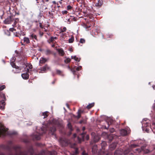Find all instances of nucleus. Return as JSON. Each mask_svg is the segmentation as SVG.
Wrapping results in <instances>:
<instances>
[{
    "label": "nucleus",
    "instance_id": "1",
    "mask_svg": "<svg viewBox=\"0 0 155 155\" xmlns=\"http://www.w3.org/2000/svg\"><path fill=\"white\" fill-rule=\"evenodd\" d=\"M0 147L5 149L8 150L10 152L8 155H33L34 153V151L33 147H30L27 151H20L18 153H17V149L19 148L18 147H13V148L15 152V153L14 154L11 152V147L9 145H1ZM45 153L44 152H40L38 154L35 155H44ZM0 155H5L3 153H0Z\"/></svg>",
    "mask_w": 155,
    "mask_h": 155
},
{
    "label": "nucleus",
    "instance_id": "2",
    "mask_svg": "<svg viewBox=\"0 0 155 155\" xmlns=\"http://www.w3.org/2000/svg\"><path fill=\"white\" fill-rule=\"evenodd\" d=\"M8 17L4 21V22L5 24H11L13 21L12 17L15 16L16 14L19 15V12H17L15 10H7L6 12Z\"/></svg>",
    "mask_w": 155,
    "mask_h": 155
},
{
    "label": "nucleus",
    "instance_id": "3",
    "mask_svg": "<svg viewBox=\"0 0 155 155\" xmlns=\"http://www.w3.org/2000/svg\"><path fill=\"white\" fill-rule=\"evenodd\" d=\"M57 127L62 129L63 126L58 121H53V124L51 125L49 128L50 131L52 135L54 134V132L56 131Z\"/></svg>",
    "mask_w": 155,
    "mask_h": 155
},
{
    "label": "nucleus",
    "instance_id": "4",
    "mask_svg": "<svg viewBox=\"0 0 155 155\" xmlns=\"http://www.w3.org/2000/svg\"><path fill=\"white\" fill-rule=\"evenodd\" d=\"M59 142L61 146L63 147L67 146L70 143L69 140L65 138H60Z\"/></svg>",
    "mask_w": 155,
    "mask_h": 155
},
{
    "label": "nucleus",
    "instance_id": "5",
    "mask_svg": "<svg viewBox=\"0 0 155 155\" xmlns=\"http://www.w3.org/2000/svg\"><path fill=\"white\" fill-rule=\"evenodd\" d=\"M41 134H40L35 133L33 134V138L34 140H39L40 138V136Z\"/></svg>",
    "mask_w": 155,
    "mask_h": 155
},
{
    "label": "nucleus",
    "instance_id": "6",
    "mask_svg": "<svg viewBox=\"0 0 155 155\" xmlns=\"http://www.w3.org/2000/svg\"><path fill=\"white\" fill-rule=\"evenodd\" d=\"M50 68V67L47 64H45L44 66L41 68L40 69L41 71L39 72V73H41L42 71H45L47 70H49Z\"/></svg>",
    "mask_w": 155,
    "mask_h": 155
},
{
    "label": "nucleus",
    "instance_id": "7",
    "mask_svg": "<svg viewBox=\"0 0 155 155\" xmlns=\"http://www.w3.org/2000/svg\"><path fill=\"white\" fill-rule=\"evenodd\" d=\"M23 41V42L25 44H29L30 43L29 38L28 37H25L23 38V40H21V43H22V41ZM22 45L23 44H22Z\"/></svg>",
    "mask_w": 155,
    "mask_h": 155
},
{
    "label": "nucleus",
    "instance_id": "8",
    "mask_svg": "<svg viewBox=\"0 0 155 155\" xmlns=\"http://www.w3.org/2000/svg\"><path fill=\"white\" fill-rule=\"evenodd\" d=\"M97 150V145H94L92 147V152L93 154H96Z\"/></svg>",
    "mask_w": 155,
    "mask_h": 155
},
{
    "label": "nucleus",
    "instance_id": "9",
    "mask_svg": "<svg viewBox=\"0 0 155 155\" xmlns=\"http://www.w3.org/2000/svg\"><path fill=\"white\" fill-rule=\"evenodd\" d=\"M47 61V60L46 58L42 57L39 60V65L41 66V64L45 63Z\"/></svg>",
    "mask_w": 155,
    "mask_h": 155
},
{
    "label": "nucleus",
    "instance_id": "10",
    "mask_svg": "<svg viewBox=\"0 0 155 155\" xmlns=\"http://www.w3.org/2000/svg\"><path fill=\"white\" fill-rule=\"evenodd\" d=\"M56 50L58 51L59 54L60 55L63 56L64 55L65 53L62 48L57 49Z\"/></svg>",
    "mask_w": 155,
    "mask_h": 155
},
{
    "label": "nucleus",
    "instance_id": "11",
    "mask_svg": "<svg viewBox=\"0 0 155 155\" xmlns=\"http://www.w3.org/2000/svg\"><path fill=\"white\" fill-rule=\"evenodd\" d=\"M103 4V0H99L98 2L95 3V5L97 7H101Z\"/></svg>",
    "mask_w": 155,
    "mask_h": 155
},
{
    "label": "nucleus",
    "instance_id": "12",
    "mask_svg": "<svg viewBox=\"0 0 155 155\" xmlns=\"http://www.w3.org/2000/svg\"><path fill=\"white\" fill-rule=\"evenodd\" d=\"M25 66L26 67H27V65H26V64H25V63H22V66H19V68H20V69L19 70V71H17V72L15 71L14 72V73H20V71H21V70L23 68H26V67H25Z\"/></svg>",
    "mask_w": 155,
    "mask_h": 155
},
{
    "label": "nucleus",
    "instance_id": "13",
    "mask_svg": "<svg viewBox=\"0 0 155 155\" xmlns=\"http://www.w3.org/2000/svg\"><path fill=\"white\" fill-rule=\"evenodd\" d=\"M116 146L117 143H113L111 144L109 146V147L110 150H114Z\"/></svg>",
    "mask_w": 155,
    "mask_h": 155
},
{
    "label": "nucleus",
    "instance_id": "14",
    "mask_svg": "<svg viewBox=\"0 0 155 155\" xmlns=\"http://www.w3.org/2000/svg\"><path fill=\"white\" fill-rule=\"evenodd\" d=\"M21 76L23 79L27 80L28 78L29 75L28 73H26L22 74Z\"/></svg>",
    "mask_w": 155,
    "mask_h": 155
},
{
    "label": "nucleus",
    "instance_id": "15",
    "mask_svg": "<svg viewBox=\"0 0 155 155\" xmlns=\"http://www.w3.org/2000/svg\"><path fill=\"white\" fill-rule=\"evenodd\" d=\"M45 54L47 55H50L53 54V52L49 49H47L45 51Z\"/></svg>",
    "mask_w": 155,
    "mask_h": 155
},
{
    "label": "nucleus",
    "instance_id": "16",
    "mask_svg": "<svg viewBox=\"0 0 155 155\" xmlns=\"http://www.w3.org/2000/svg\"><path fill=\"white\" fill-rule=\"evenodd\" d=\"M149 123L146 122V121H143L142 122V127L144 128L147 127H149Z\"/></svg>",
    "mask_w": 155,
    "mask_h": 155
},
{
    "label": "nucleus",
    "instance_id": "17",
    "mask_svg": "<svg viewBox=\"0 0 155 155\" xmlns=\"http://www.w3.org/2000/svg\"><path fill=\"white\" fill-rule=\"evenodd\" d=\"M83 112V111L82 110H79L77 112L78 115L76 117L78 119H79L81 117V114Z\"/></svg>",
    "mask_w": 155,
    "mask_h": 155
},
{
    "label": "nucleus",
    "instance_id": "18",
    "mask_svg": "<svg viewBox=\"0 0 155 155\" xmlns=\"http://www.w3.org/2000/svg\"><path fill=\"white\" fill-rule=\"evenodd\" d=\"M120 134L122 136H125L127 134V132L124 129H122L120 131Z\"/></svg>",
    "mask_w": 155,
    "mask_h": 155
},
{
    "label": "nucleus",
    "instance_id": "19",
    "mask_svg": "<svg viewBox=\"0 0 155 155\" xmlns=\"http://www.w3.org/2000/svg\"><path fill=\"white\" fill-rule=\"evenodd\" d=\"M85 134L84 133H82L80 135V136L81 137V138H80V137H78V139L79 140L80 142H81L82 140H83L84 139V137Z\"/></svg>",
    "mask_w": 155,
    "mask_h": 155
},
{
    "label": "nucleus",
    "instance_id": "20",
    "mask_svg": "<svg viewBox=\"0 0 155 155\" xmlns=\"http://www.w3.org/2000/svg\"><path fill=\"white\" fill-rule=\"evenodd\" d=\"M5 105V103L3 100H2L0 101V108H4Z\"/></svg>",
    "mask_w": 155,
    "mask_h": 155
},
{
    "label": "nucleus",
    "instance_id": "21",
    "mask_svg": "<svg viewBox=\"0 0 155 155\" xmlns=\"http://www.w3.org/2000/svg\"><path fill=\"white\" fill-rule=\"evenodd\" d=\"M56 73L57 74L59 75H61V76H64V74L63 73V72L57 69L56 70Z\"/></svg>",
    "mask_w": 155,
    "mask_h": 155
},
{
    "label": "nucleus",
    "instance_id": "22",
    "mask_svg": "<svg viewBox=\"0 0 155 155\" xmlns=\"http://www.w3.org/2000/svg\"><path fill=\"white\" fill-rule=\"evenodd\" d=\"M49 115V112L48 111H46L43 112L42 113V115L41 116H44V117H43V118H46Z\"/></svg>",
    "mask_w": 155,
    "mask_h": 155
},
{
    "label": "nucleus",
    "instance_id": "23",
    "mask_svg": "<svg viewBox=\"0 0 155 155\" xmlns=\"http://www.w3.org/2000/svg\"><path fill=\"white\" fill-rule=\"evenodd\" d=\"M10 64L13 68L16 69H19V67L16 66L15 64L13 61L11 62Z\"/></svg>",
    "mask_w": 155,
    "mask_h": 155
},
{
    "label": "nucleus",
    "instance_id": "24",
    "mask_svg": "<svg viewBox=\"0 0 155 155\" xmlns=\"http://www.w3.org/2000/svg\"><path fill=\"white\" fill-rule=\"evenodd\" d=\"M52 3H53V6H54V8H55V7L56 6V5H57V8H58V9H59L60 8H61V7L58 4V3H56L55 1H53L52 2Z\"/></svg>",
    "mask_w": 155,
    "mask_h": 155
},
{
    "label": "nucleus",
    "instance_id": "25",
    "mask_svg": "<svg viewBox=\"0 0 155 155\" xmlns=\"http://www.w3.org/2000/svg\"><path fill=\"white\" fill-rule=\"evenodd\" d=\"M79 153L78 149L77 148H76L75 151L73 153H71V155H78Z\"/></svg>",
    "mask_w": 155,
    "mask_h": 155
},
{
    "label": "nucleus",
    "instance_id": "26",
    "mask_svg": "<svg viewBox=\"0 0 155 155\" xmlns=\"http://www.w3.org/2000/svg\"><path fill=\"white\" fill-rule=\"evenodd\" d=\"M100 139V137L99 136H95L94 137V140L95 142H98Z\"/></svg>",
    "mask_w": 155,
    "mask_h": 155
},
{
    "label": "nucleus",
    "instance_id": "27",
    "mask_svg": "<svg viewBox=\"0 0 155 155\" xmlns=\"http://www.w3.org/2000/svg\"><path fill=\"white\" fill-rule=\"evenodd\" d=\"M107 143H106L105 141H103L101 143V146L102 148L103 149H104L105 148V147L106 146Z\"/></svg>",
    "mask_w": 155,
    "mask_h": 155
},
{
    "label": "nucleus",
    "instance_id": "28",
    "mask_svg": "<svg viewBox=\"0 0 155 155\" xmlns=\"http://www.w3.org/2000/svg\"><path fill=\"white\" fill-rule=\"evenodd\" d=\"M94 106V103H92L91 104H89L86 107V108L88 109H89L91 108V107H93Z\"/></svg>",
    "mask_w": 155,
    "mask_h": 155
},
{
    "label": "nucleus",
    "instance_id": "29",
    "mask_svg": "<svg viewBox=\"0 0 155 155\" xmlns=\"http://www.w3.org/2000/svg\"><path fill=\"white\" fill-rule=\"evenodd\" d=\"M121 152L120 150H117L115 152L114 155H121Z\"/></svg>",
    "mask_w": 155,
    "mask_h": 155
},
{
    "label": "nucleus",
    "instance_id": "30",
    "mask_svg": "<svg viewBox=\"0 0 155 155\" xmlns=\"http://www.w3.org/2000/svg\"><path fill=\"white\" fill-rule=\"evenodd\" d=\"M19 20L18 18H15L14 21V25H13V26L14 27H16V24L19 21Z\"/></svg>",
    "mask_w": 155,
    "mask_h": 155
},
{
    "label": "nucleus",
    "instance_id": "31",
    "mask_svg": "<svg viewBox=\"0 0 155 155\" xmlns=\"http://www.w3.org/2000/svg\"><path fill=\"white\" fill-rule=\"evenodd\" d=\"M68 127L70 131L71 132L73 130V129L72 128V125L70 123H68Z\"/></svg>",
    "mask_w": 155,
    "mask_h": 155
},
{
    "label": "nucleus",
    "instance_id": "32",
    "mask_svg": "<svg viewBox=\"0 0 155 155\" xmlns=\"http://www.w3.org/2000/svg\"><path fill=\"white\" fill-rule=\"evenodd\" d=\"M35 22H39L40 27L41 28H43V25H42V23L41 22V20H40V19H39V20L38 21H35Z\"/></svg>",
    "mask_w": 155,
    "mask_h": 155
},
{
    "label": "nucleus",
    "instance_id": "33",
    "mask_svg": "<svg viewBox=\"0 0 155 155\" xmlns=\"http://www.w3.org/2000/svg\"><path fill=\"white\" fill-rule=\"evenodd\" d=\"M4 33L6 35H7L8 36L10 35V32L8 30H4Z\"/></svg>",
    "mask_w": 155,
    "mask_h": 155
},
{
    "label": "nucleus",
    "instance_id": "34",
    "mask_svg": "<svg viewBox=\"0 0 155 155\" xmlns=\"http://www.w3.org/2000/svg\"><path fill=\"white\" fill-rule=\"evenodd\" d=\"M19 32V35L20 37L21 36H25V33L22 31H20Z\"/></svg>",
    "mask_w": 155,
    "mask_h": 155
},
{
    "label": "nucleus",
    "instance_id": "35",
    "mask_svg": "<svg viewBox=\"0 0 155 155\" xmlns=\"http://www.w3.org/2000/svg\"><path fill=\"white\" fill-rule=\"evenodd\" d=\"M71 58L72 59H74L76 61H79L80 60L78 58L76 57V56H71Z\"/></svg>",
    "mask_w": 155,
    "mask_h": 155
},
{
    "label": "nucleus",
    "instance_id": "36",
    "mask_svg": "<svg viewBox=\"0 0 155 155\" xmlns=\"http://www.w3.org/2000/svg\"><path fill=\"white\" fill-rule=\"evenodd\" d=\"M71 61V59L69 58H67L64 60V62L67 64L70 62Z\"/></svg>",
    "mask_w": 155,
    "mask_h": 155
},
{
    "label": "nucleus",
    "instance_id": "37",
    "mask_svg": "<svg viewBox=\"0 0 155 155\" xmlns=\"http://www.w3.org/2000/svg\"><path fill=\"white\" fill-rule=\"evenodd\" d=\"M31 37L32 38V39L34 38L36 40H37V37L36 35L32 34L31 35Z\"/></svg>",
    "mask_w": 155,
    "mask_h": 155
},
{
    "label": "nucleus",
    "instance_id": "38",
    "mask_svg": "<svg viewBox=\"0 0 155 155\" xmlns=\"http://www.w3.org/2000/svg\"><path fill=\"white\" fill-rule=\"evenodd\" d=\"M74 41V38L73 37H72L71 38L68 40V42L69 43H72Z\"/></svg>",
    "mask_w": 155,
    "mask_h": 155
},
{
    "label": "nucleus",
    "instance_id": "39",
    "mask_svg": "<svg viewBox=\"0 0 155 155\" xmlns=\"http://www.w3.org/2000/svg\"><path fill=\"white\" fill-rule=\"evenodd\" d=\"M85 42V40L84 39L81 38L80 39V42L81 43H84Z\"/></svg>",
    "mask_w": 155,
    "mask_h": 155
},
{
    "label": "nucleus",
    "instance_id": "40",
    "mask_svg": "<svg viewBox=\"0 0 155 155\" xmlns=\"http://www.w3.org/2000/svg\"><path fill=\"white\" fill-rule=\"evenodd\" d=\"M5 87V85H3L0 87V91L3 90Z\"/></svg>",
    "mask_w": 155,
    "mask_h": 155
},
{
    "label": "nucleus",
    "instance_id": "41",
    "mask_svg": "<svg viewBox=\"0 0 155 155\" xmlns=\"http://www.w3.org/2000/svg\"><path fill=\"white\" fill-rule=\"evenodd\" d=\"M81 68H82V67L81 66H79L78 67H77L76 68H75V69L77 71H79V70H80L81 69Z\"/></svg>",
    "mask_w": 155,
    "mask_h": 155
},
{
    "label": "nucleus",
    "instance_id": "42",
    "mask_svg": "<svg viewBox=\"0 0 155 155\" xmlns=\"http://www.w3.org/2000/svg\"><path fill=\"white\" fill-rule=\"evenodd\" d=\"M66 30V27H64L62 29H61V33L64 32V31H65Z\"/></svg>",
    "mask_w": 155,
    "mask_h": 155
},
{
    "label": "nucleus",
    "instance_id": "43",
    "mask_svg": "<svg viewBox=\"0 0 155 155\" xmlns=\"http://www.w3.org/2000/svg\"><path fill=\"white\" fill-rule=\"evenodd\" d=\"M91 25H89V26L87 25H86L84 24V27L86 28H89L91 27Z\"/></svg>",
    "mask_w": 155,
    "mask_h": 155
},
{
    "label": "nucleus",
    "instance_id": "44",
    "mask_svg": "<svg viewBox=\"0 0 155 155\" xmlns=\"http://www.w3.org/2000/svg\"><path fill=\"white\" fill-rule=\"evenodd\" d=\"M18 34H19V32H18V33L16 32L15 34V36L17 37H19L20 38H21L20 37V36Z\"/></svg>",
    "mask_w": 155,
    "mask_h": 155
},
{
    "label": "nucleus",
    "instance_id": "45",
    "mask_svg": "<svg viewBox=\"0 0 155 155\" xmlns=\"http://www.w3.org/2000/svg\"><path fill=\"white\" fill-rule=\"evenodd\" d=\"M9 30L10 31L13 32L14 31H16V29L14 28H9Z\"/></svg>",
    "mask_w": 155,
    "mask_h": 155
},
{
    "label": "nucleus",
    "instance_id": "46",
    "mask_svg": "<svg viewBox=\"0 0 155 155\" xmlns=\"http://www.w3.org/2000/svg\"><path fill=\"white\" fill-rule=\"evenodd\" d=\"M66 34L65 33H63V32L62 33L61 37L63 38H65V37H66V36H65Z\"/></svg>",
    "mask_w": 155,
    "mask_h": 155
},
{
    "label": "nucleus",
    "instance_id": "47",
    "mask_svg": "<svg viewBox=\"0 0 155 155\" xmlns=\"http://www.w3.org/2000/svg\"><path fill=\"white\" fill-rule=\"evenodd\" d=\"M54 40V39L53 38V37H51L50 39H49V40L50 41V42H52Z\"/></svg>",
    "mask_w": 155,
    "mask_h": 155
},
{
    "label": "nucleus",
    "instance_id": "48",
    "mask_svg": "<svg viewBox=\"0 0 155 155\" xmlns=\"http://www.w3.org/2000/svg\"><path fill=\"white\" fill-rule=\"evenodd\" d=\"M28 68L30 69H32V66L31 64H29L28 65Z\"/></svg>",
    "mask_w": 155,
    "mask_h": 155
},
{
    "label": "nucleus",
    "instance_id": "49",
    "mask_svg": "<svg viewBox=\"0 0 155 155\" xmlns=\"http://www.w3.org/2000/svg\"><path fill=\"white\" fill-rule=\"evenodd\" d=\"M71 71L72 72L73 74H75L76 71L73 69H71Z\"/></svg>",
    "mask_w": 155,
    "mask_h": 155
},
{
    "label": "nucleus",
    "instance_id": "50",
    "mask_svg": "<svg viewBox=\"0 0 155 155\" xmlns=\"http://www.w3.org/2000/svg\"><path fill=\"white\" fill-rule=\"evenodd\" d=\"M67 10H70L72 8V7L70 5H68L67 7Z\"/></svg>",
    "mask_w": 155,
    "mask_h": 155
},
{
    "label": "nucleus",
    "instance_id": "51",
    "mask_svg": "<svg viewBox=\"0 0 155 155\" xmlns=\"http://www.w3.org/2000/svg\"><path fill=\"white\" fill-rule=\"evenodd\" d=\"M68 13L67 10H64L62 11V13L63 14H66Z\"/></svg>",
    "mask_w": 155,
    "mask_h": 155
},
{
    "label": "nucleus",
    "instance_id": "52",
    "mask_svg": "<svg viewBox=\"0 0 155 155\" xmlns=\"http://www.w3.org/2000/svg\"><path fill=\"white\" fill-rule=\"evenodd\" d=\"M6 7L7 8H6L5 9H8L9 10H10L11 8H10V5L9 4H8V5H7V6H6ZM4 9H5V8H4Z\"/></svg>",
    "mask_w": 155,
    "mask_h": 155
},
{
    "label": "nucleus",
    "instance_id": "53",
    "mask_svg": "<svg viewBox=\"0 0 155 155\" xmlns=\"http://www.w3.org/2000/svg\"><path fill=\"white\" fill-rule=\"evenodd\" d=\"M82 155H88V154L85 151H84L82 153Z\"/></svg>",
    "mask_w": 155,
    "mask_h": 155
},
{
    "label": "nucleus",
    "instance_id": "54",
    "mask_svg": "<svg viewBox=\"0 0 155 155\" xmlns=\"http://www.w3.org/2000/svg\"><path fill=\"white\" fill-rule=\"evenodd\" d=\"M114 129L113 128H112L110 130V132L113 133L114 131Z\"/></svg>",
    "mask_w": 155,
    "mask_h": 155
},
{
    "label": "nucleus",
    "instance_id": "55",
    "mask_svg": "<svg viewBox=\"0 0 155 155\" xmlns=\"http://www.w3.org/2000/svg\"><path fill=\"white\" fill-rule=\"evenodd\" d=\"M17 134V133L15 132H12L11 133L12 135H16Z\"/></svg>",
    "mask_w": 155,
    "mask_h": 155
},
{
    "label": "nucleus",
    "instance_id": "56",
    "mask_svg": "<svg viewBox=\"0 0 155 155\" xmlns=\"http://www.w3.org/2000/svg\"><path fill=\"white\" fill-rule=\"evenodd\" d=\"M124 154L125 155H127L128 154V152L127 150H126L124 152Z\"/></svg>",
    "mask_w": 155,
    "mask_h": 155
},
{
    "label": "nucleus",
    "instance_id": "57",
    "mask_svg": "<svg viewBox=\"0 0 155 155\" xmlns=\"http://www.w3.org/2000/svg\"><path fill=\"white\" fill-rule=\"evenodd\" d=\"M112 139H113V138L112 137H111V136H110V138H109V141L110 142L111 141H112Z\"/></svg>",
    "mask_w": 155,
    "mask_h": 155
},
{
    "label": "nucleus",
    "instance_id": "58",
    "mask_svg": "<svg viewBox=\"0 0 155 155\" xmlns=\"http://www.w3.org/2000/svg\"><path fill=\"white\" fill-rule=\"evenodd\" d=\"M83 122V120H81L80 121L79 123L80 124H82Z\"/></svg>",
    "mask_w": 155,
    "mask_h": 155
},
{
    "label": "nucleus",
    "instance_id": "59",
    "mask_svg": "<svg viewBox=\"0 0 155 155\" xmlns=\"http://www.w3.org/2000/svg\"><path fill=\"white\" fill-rule=\"evenodd\" d=\"M49 14H50V15H53V13L52 12H49Z\"/></svg>",
    "mask_w": 155,
    "mask_h": 155
},
{
    "label": "nucleus",
    "instance_id": "60",
    "mask_svg": "<svg viewBox=\"0 0 155 155\" xmlns=\"http://www.w3.org/2000/svg\"><path fill=\"white\" fill-rule=\"evenodd\" d=\"M49 0H42V2L43 3L44 2H48L49 1Z\"/></svg>",
    "mask_w": 155,
    "mask_h": 155
},
{
    "label": "nucleus",
    "instance_id": "61",
    "mask_svg": "<svg viewBox=\"0 0 155 155\" xmlns=\"http://www.w3.org/2000/svg\"><path fill=\"white\" fill-rule=\"evenodd\" d=\"M53 38H54V39H57L58 38L56 37H53Z\"/></svg>",
    "mask_w": 155,
    "mask_h": 155
},
{
    "label": "nucleus",
    "instance_id": "62",
    "mask_svg": "<svg viewBox=\"0 0 155 155\" xmlns=\"http://www.w3.org/2000/svg\"><path fill=\"white\" fill-rule=\"evenodd\" d=\"M73 136L74 137H76V134H74Z\"/></svg>",
    "mask_w": 155,
    "mask_h": 155
},
{
    "label": "nucleus",
    "instance_id": "63",
    "mask_svg": "<svg viewBox=\"0 0 155 155\" xmlns=\"http://www.w3.org/2000/svg\"><path fill=\"white\" fill-rule=\"evenodd\" d=\"M56 80H54V81H53L52 82V84H54L55 83V81Z\"/></svg>",
    "mask_w": 155,
    "mask_h": 155
},
{
    "label": "nucleus",
    "instance_id": "64",
    "mask_svg": "<svg viewBox=\"0 0 155 155\" xmlns=\"http://www.w3.org/2000/svg\"><path fill=\"white\" fill-rule=\"evenodd\" d=\"M146 130L147 132H148V131H149V130L148 129V128H146Z\"/></svg>",
    "mask_w": 155,
    "mask_h": 155
}]
</instances>
